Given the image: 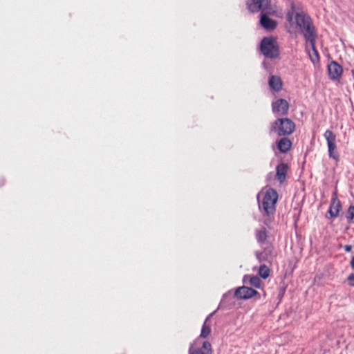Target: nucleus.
Segmentation results:
<instances>
[{
    "label": "nucleus",
    "instance_id": "f257e3e1",
    "mask_svg": "<svg viewBox=\"0 0 354 354\" xmlns=\"http://www.w3.org/2000/svg\"><path fill=\"white\" fill-rule=\"evenodd\" d=\"M260 209L263 211L264 215L272 216L276 212V205L278 201V194L272 188H268L258 195Z\"/></svg>",
    "mask_w": 354,
    "mask_h": 354
},
{
    "label": "nucleus",
    "instance_id": "f03ea898",
    "mask_svg": "<svg viewBox=\"0 0 354 354\" xmlns=\"http://www.w3.org/2000/svg\"><path fill=\"white\" fill-rule=\"evenodd\" d=\"M296 130L294 121L288 118H279L273 121L270 126V131L278 137L289 136Z\"/></svg>",
    "mask_w": 354,
    "mask_h": 354
},
{
    "label": "nucleus",
    "instance_id": "7ed1b4c3",
    "mask_svg": "<svg viewBox=\"0 0 354 354\" xmlns=\"http://www.w3.org/2000/svg\"><path fill=\"white\" fill-rule=\"evenodd\" d=\"M295 19L305 39L317 36L312 19L306 13L303 11L296 12Z\"/></svg>",
    "mask_w": 354,
    "mask_h": 354
},
{
    "label": "nucleus",
    "instance_id": "20e7f679",
    "mask_svg": "<svg viewBox=\"0 0 354 354\" xmlns=\"http://www.w3.org/2000/svg\"><path fill=\"white\" fill-rule=\"evenodd\" d=\"M261 51L265 57L270 59L277 58L279 55L277 42L273 37H264L261 40Z\"/></svg>",
    "mask_w": 354,
    "mask_h": 354
},
{
    "label": "nucleus",
    "instance_id": "39448f33",
    "mask_svg": "<svg viewBox=\"0 0 354 354\" xmlns=\"http://www.w3.org/2000/svg\"><path fill=\"white\" fill-rule=\"evenodd\" d=\"M324 137L327 142L328 156L338 162L339 160V154L337 150L336 136L332 131L326 130L324 133Z\"/></svg>",
    "mask_w": 354,
    "mask_h": 354
},
{
    "label": "nucleus",
    "instance_id": "423d86ee",
    "mask_svg": "<svg viewBox=\"0 0 354 354\" xmlns=\"http://www.w3.org/2000/svg\"><path fill=\"white\" fill-rule=\"evenodd\" d=\"M316 38L317 36H315L306 39V50L310 59L315 65L319 62V55L315 48Z\"/></svg>",
    "mask_w": 354,
    "mask_h": 354
},
{
    "label": "nucleus",
    "instance_id": "0eeeda50",
    "mask_svg": "<svg viewBox=\"0 0 354 354\" xmlns=\"http://www.w3.org/2000/svg\"><path fill=\"white\" fill-rule=\"evenodd\" d=\"M290 108L288 102L285 99H278L272 103V112L279 116L288 115Z\"/></svg>",
    "mask_w": 354,
    "mask_h": 354
},
{
    "label": "nucleus",
    "instance_id": "6e6552de",
    "mask_svg": "<svg viewBox=\"0 0 354 354\" xmlns=\"http://www.w3.org/2000/svg\"><path fill=\"white\" fill-rule=\"evenodd\" d=\"M256 295L260 298V295L257 290L247 286L237 288L234 292V296L240 299H248Z\"/></svg>",
    "mask_w": 354,
    "mask_h": 354
},
{
    "label": "nucleus",
    "instance_id": "1a4fd4ad",
    "mask_svg": "<svg viewBox=\"0 0 354 354\" xmlns=\"http://www.w3.org/2000/svg\"><path fill=\"white\" fill-rule=\"evenodd\" d=\"M328 73L331 80H339L343 73V68L335 61H332L328 65Z\"/></svg>",
    "mask_w": 354,
    "mask_h": 354
},
{
    "label": "nucleus",
    "instance_id": "9d476101",
    "mask_svg": "<svg viewBox=\"0 0 354 354\" xmlns=\"http://www.w3.org/2000/svg\"><path fill=\"white\" fill-rule=\"evenodd\" d=\"M342 209V205L339 200L337 198V192H334L332 196L330 205L329 207L328 213L330 218H335L338 216L339 213Z\"/></svg>",
    "mask_w": 354,
    "mask_h": 354
},
{
    "label": "nucleus",
    "instance_id": "9b49d317",
    "mask_svg": "<svg viewBox=\"0 0 354 354\" xmlns=\"http://www.w3.org/2000/svg\"><path fill=\"white\" fill-rule=\"evenodd\" d=\"M277 149L282 153H288L292 147V142L288 136H282L276 141Z\"/></svg>",
    "mask_w": 354,
    "mask_h": 354
},
{
    "label": "nucleus",
    "instance_id": "f8f14e48",
    "mask_svg": "<svg viewBox=\"0 0 354 354\" xmlns=\"http://www.w3.org/2000/svg\"><path fill=\"white\" fill-rule=\"evenodd\" d=\"M212 344L208 341H204L201 347L190 348L189 351V354H212Z\"/></svg>",
    "mask_w": 354,
    "mask_h": 354
},
{
    "label": "nucleus",
    "instance_id": "ddd939ff",
    "mask_svg": "<svg viewBox=\"0 0 354 354\" xmlns=\"http://www.w3.org/2000/svg\"><path fill=\"white\" fill-rule=\"evenodd\" d=\"M288 168V165L283 162L277 166L275 178L280 183H283L286 180Z\"/></svg>",
    "mask_w": 354,
    "mask_h": 354
},
{
    "label": "nucleus",
    "instance_id": "4468645a",
    "mask_svg": "<svg viewBox=\"0 0 354 354\" xmlns=\"http://www.w3.org/2000/svg\"><path fill=\"white\" fill-rule=\"evenodd\" d=\"M260 24L263 28L268 30H272L275 29L277 26V22L268 17L266 14L261 15Z\"/></svg>",
    "mask_w": 354,
    "mask_h": 354
},
{
    "label": "nucleus",
    "instance_id": "2eb2a0df",
    "mask_svg": "<svg viewBox=\"0 0 354 354\" xmlns=\"http://www.w3.org/2000/svg\"><path fill=\"white\" fill-rule=\"evenodd\" d=\"M271 89L274 91H279L282 89L283 82L280 77L277 75L270 76L268 82Z\"/></svg>",
    "mask_w": 354,
    "mask_h": 354
},
{
    "label": "nucleus",
    "instance_id": "dca6fc26",
    "mask_svg": "<svg viewBox=\"0 0 354 354\" xmlns=\"http://www.w3.org/2000/svg\"><path fill=\"white\" fill-rule=\"evenodd\" d=\"M243 281L245 283H249L251 286L256 288H261L262 283L259 277L250 274L245 275Z\"/></svg>",
    "mask_w": 354,
    "mask_h": 354
},
{
    "label": "nucleus",
    "instance_id": "f3484780",
    "mask_svg": "<svg viewBox=\"0 0 354 354\" xmlns=\"http://www.w3.org/2000/svg\"><path fill=\"white\" fill-rule=\"evenodd\" d=\"M255 236L257 241L261 244H264L266 242L268 238L267 231L265 228L257 230L255 232Z\"/></svg>",
    "mask_w": 354,
    "mask_h": 354
},
{
    "label": "nucleus",
    "instance_id": "a211bd4d",
    "mask_svg": "<svg viewBox=\"0 0 354 354\" xmlns=\"http://www.w3.org/2000/svg\"><path fill=\"white\" fill-rule=\"evenodd\" d=\"M263 0H252L250 3L248 4V9L252 12H256L261 10Z\"/></svg>",
    "mask_w": 354,
    "mask_h": 354
},
{
    "label": "nucleus",
    "instance_id": "6ab92c4d",
    "mask_svg": "<svg viewBox=\"0 0 354 354\" xmlns=\"http://www.w3.org/2000/svg\"><path fill=\"white\" fill-rule=\"evenodd\" d=\"M208 318H207L202 326L200 337L207 338L211 333V326L207 324Z\"/></svg>",
    "mask_w": 354,
    "mask_h": 354
},
{
    "label": "nucleus",
    "instance_id": "aec40b11",
    "mask_svg": "<svg viewBox=\"0 0 354 354\" xmlns=\"http://www.w3.org/2000/svg\"><path fill=\"white\" fill-rule=\"evenodd\" d=\"M258 273L263 279H267L270 276V270L267 266L261 265L259 268Z\"/></svg>",
    "mask_w": 354,
    "mask_h": 354
},
{
    "label": "nucleus",
    "instance_id": "412c9836",
    "mask_svg": "<svg viewBox=\"0 0 354 354\" xmlns=\"http://www.w3.org/2000/svg\"><path fill=\"white\" fill-rule=\"evenodd\" d=\"M295 10V6L294 3H291V10L288 11L286 14V19L289 23H292L293 21V19L295 18L294 16V12Z\"/></svg>",
    "mask_w": 354,
    "mask_h": 354
},
{
    "label": "nucleus",
    "instance_id": "4be33fe9",
    "mask_svg": "<svg viewBox=\"0 0 354 354\" xmlns=\"http://www.w3.org/2000/svg\"><path fill=\"white\" fill-rule=\"evenodd\" d=\"M346 218L349 222H354V206L351 205L348 207L346 213Z\"/></svg>",
    "mask_w": 354,
    "mask_h": 354
},
{
    "label": "nucleus",
    "instance_id": "5701e85b",
    "mask_svg": "<svg viewBox=\"0 0 354 354\" xmlns=\"http://www.w3.org/2000/svg\"><path fill=\"white\" fill-rule=\"evenodd\" d=\"M347 280L351 286H354V273L349 274Z\"/></svg>",
    "mask_w": 354,
    "mask_h": 354
},
{
    "label": "nucleus",
    "instance_id": "b1692460",
    "mask_svg": "<svg viewBox=\"0 0 354 354\" xmlns=\"http://www.w3.org/2000/svg\"><path fill=\"white\" fill-rule=\"evenodd\" d=\"M256 256L259 261H263L267 260L264 257L263 252H257Z\"/></svg>",
    "mask_w": 354,
    "mask_h": 354
},
{
    "label": "nucleus",
    "instance_id": "393cba45",
    "mask_svg": "<svg viewBox=\"0 0 354 354\" xmlns=\"http://www.w3.org/2000/svg\"><path fill=\"white\" fill-rule=\"evenodd\" d=\"M352 250V246L351 245H344V250L347 252H351Z\"/></svg>",
    "mask_w": 354,
    "mask_h": 354
},
{
    "label": "nucleus",
    "instance_id": "a878e982",
    "mask_svg": "<svg viewBox=\"0 0 354 354\" xmlns=\"http://www.w3.org/2000/svg\"><path fill=\"white\" fill-rule=\"evenodd\" d=\"M350 265H351V267L352 268V269H354V257L351 259Z\"/></svg>",
    "mask_w": 354,
    "mask_h": 354
},
{
    "label": "nucleus",
    "instance_id": "bb28decb",
    "mask_svg": "<svg viewBox=\"0 0 354 354\" xmlns=\"http://www.w3.org/2000/svg\"><path fill=\"white\" fill-rule=\"evenodd\" d=\"M353 75L354 77V69L352 71Z\"/></svg>",
    "mask_w": 354,
    "mask_h": 354
}]
</instances>
